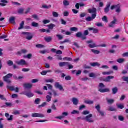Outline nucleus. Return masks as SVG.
<instances>
[{
    "instance_id": "nucleus-1",
    "label": "nucleus",
    "mask_w": 128,
    "mask_h": 128,
    "mask_svg": "<svg viewBox=\"0 0 128 128\" xmlns=\"http://www.w3.org/2000/svg\"><path fill=\"white\" fill-rule=\"evenodd\" d=\"M96 9L94 8H93L92 9H88V12L89 14H92V17L88 16L87 18H86V20L88 22H92V20H94L96 18Z\"/></svg>"
},
{
    "instance_id": "nucleus-2",
    "label": "nucleus",
    "mask_w": 128,
    "mask_h": 128,
    "mask_svg": "<svg viewBox=\"0 0 128 128\" xmlns=\"http://www.w3.org/2000/svg\"><path fill=\"white\" fill-rule=\"evenodd\" d=\"M12 76H14V75L12 74H8L6 76L4 77V82L8 84H12V80H10V78H12Z\"/></svg>"
},
{
    "instance_id": "nucleus-3",
    "label": "nucleus",
    "mask_w": 128,
    "mask_h": 128,
    "mask_svg": "<svg viewBox=\"0 0 128 128\" xmlns=\"http://www.w3.org/2000/svg\"><path fill=\"white\" fill-rule=\"evenodd\" d=\"M22 34L26 36V40H32V38H34V35H32V34L30 32H22Z\"/></svg>"
},
{
    "instance_id": "nucleus-4",
    "label": "nucleus",
    "mask_w": 128,
    "mask_h": 128,
    "mask_svg": "<svg viewBox=\"0 0 128 128\" xmlns=\"http://www.w3.org/2000/svg\"><path fill=\"white\" fill-rule=\"evenodd\" d=\"M92 114H90L89 115L86 116V118H83L82 120H84L92 124L93 122H94V121L92 119Z\"/></svg>"
},
{
    "instance_id": "nucleus-5",
    "label": "nucleus",
    "mask_w": 128,
    "mask_h": 128,
    "mask_svg": "<svg viewBox=\"0 0 128 128\" xmlns=\"http://www.w3.org/2000/svg\"><path fill=\"white\" fill-rule=\"evenodd\" d=\"M76 38H82V40H86V36H84V34L82 32H78L76 34Z\"/></svg>"
},
{
    "instance_id": "nucleus-6",
    "label": "nucleus",
    "mask_w": 128,
    "mask_h": 128,
    "mask_svg": "<svg viewBox=\"0 0 128 128\" xmlns=\"http://www.w3.org/2000/svg\"><path fill=\"white\" fill-rule=\"evenodd\" d=\"M23 94L24 96H26L28 98H33V96H34V94L32 92V91L28 90L26 92H25L23 93Z\"/></svg>"
},
{
    "instance_id": "nucleus-7",
    "label": "nucleus",
    "mask_w": 128,
    "mask_h": 128,
    "mask_svg": "<svg viewBox=\"0 0 128 128\" xmlns=\"http://www.w3.org/2000/svg\"><path fill=\"white\" fill-rule=\"evenodd\" d=\"M116 8V12L120 14V4L111 6L110 10H114Z\"/></svg>"
},
{
    "instance_id": "nucleus-8",
    "label": "nucleus",
    "mask_w": 128,
    "mask_h": 128,
    "mask_svg": "<svg viewBox=\"0 0 128 128\" xmlns=\"http://www.w3.org/2000/svg\"><path fill=\"white\" fill-rule=\"evenodd\" d=\"M96 108L98 110V114H100V116H105L104 112L100 110V104L97 105L96 106Z\"/></svg>"
},
{
    "instance_id": "nucleus-9",
    "label": "nucleus",
    "mask_w": 128,
    "mask_h": 128,
    "mask_svg": "<svg viewBox=\"0 0 128 128\" xmlns=\"http://www.w3.org/2000/svg\"><path fill=\"white\" fill-rule=\"evenodd\" d=\"M32 118H44V115L42 114L34 113L32 115Z\"/></svg>"
},
{
    "instance_id": "nucleus-10",
    "label": "nucleus",
    "mask_w": 128,
    "mask_h": 128,
    "mask_svg": "<svg viewBox=\"0 0 128 128\" xmlns=\"http://www.w3.org/2000/svg\"><path fill=\"white\" fill-rule=\"evenodd\" d=\"M54 87L56 88H58V90H60V91L63 90V92H64V87H62V86L60 85L58 82H56L55 83Z\"/></svg>"
},
{
    "instance_id": "nucleus-11",
    "label": "nucleus",
    "mask_w": 128,
    "mask_h": 128,
    "mask_svg": "<svg viewBox=\"0 0 128 128\" xmlns=\"http://www.w3.org/2000/svg\"><path fill=\"white\" fill-rule=\"evenodd\" d=\"M16 64H18V66H26V64H28L24 60H21L20 61L16 62Z\"/></svg>"
},
{
    "instance_id": "nucleus-12",
    "label": "nucleus",
    "mask_w": 128,
    "mask_h": 128,
    "mask_svg": "<svg viewBox=\"0 0 128 128\" xmlns=\"http://www.w3.org/2000/svg\"><path fill=\"white\" fill-rule=\"evenodd\" d=\"M114 76H108L106 78L103 79V82H110V80H114Z\"/></svg>"
},
{
    "instance_id": "nucleus-13",
    "label": "nucleus",
    "mask_w": 128,
    "mask_h": 128,
    "mask_svg": "<svg viewBox=\"0 0 128 128\" xmlns=\"http://www.w3.org/2000/svg\"><path fill=\"white\" fill-rule=\"evenodd\" d=\"M110 6H112V3L109 2L107 5L106 8L104 10V12L106 14H108L110 12Z\"/></svg>"
},
{
    "instance_id": "nucleus-14",
    "label": "nucleus",
    "mask_w": 128,
    "mask_h": 128,
    "mask_svg": "<svg viewBox=\"0 0 128 128\" xmlns=\"http://www.w3.org/2000/svg\"><path fill=\"white\" fill-rule=\"evenodd\" d=\"M98 92H100L102 94H104V92H110V88H104V89L99 88Z\"/></svg>"
},
{
    "instance_id": "nucleus-15",
    "label": "nucleus",
    "mask_w": 128,
    "mask_h": 128,
    "mask_svg": "<svg viewBox=\"0 0 128 128\" xmlns=\"http://www.w3.org/2000/svg\"><path fill=\"white\" fill-rule=\"evenodd\" d=\"M89 32H93V34H98V30L97 28H88Z\"/></svg>"
},
{
    "instance_id": "nucleus-16",
    "label": "nucleus",
    "mask_w": 128,
    "mask_h": 128,
    "mask_svg": "<svg viewBox=\"0 0 128 128\" xmlns=\"http://www.w3.org/2000/svg\"><path fill=\"white\" fill-rule=\"evenodd\" d=\"M72 102L74 106H78V102H80V100H78V98H72Z\"/></svg>"
},
{
    "instance_id": "nucleus-17",
    "label": "nucleus",
    "mask_w": 128,
    "mask_h": 128,
    "mask_svg": "<svg viewBox=\"0 0 128 128\" xmlns=\"http://www.w3.org/2000/svg\"><path fill=\"white\" fill-rule=\"evenodd\" d=\"M10 24H16V17L12 16L9 19Z\"/></svg>"
},
{
    "instance_id": "nucleus-18",
    "label": "nucleus",
    "mask_w": 128,
    "mask_h": 128,
    "mask_svg": "<svg viewBox=\"0 0 128 128\" xmlns=\"http://www.w3.org/2000/svg\"><path fill=\"white\" fill-rule=\"evenodd\" d=\"M23 86L25 88H32V84H23Z\"/></svg>"
},
{
    "instance_id": "nucleus-19",
    "label": "nucleus",
    "mask_w": 128,
    "mask_h": 128,
    "mask_svg": "<svg viewBox=\"0 0 128 128\" xmlns=\"http://www.w3.org/2000/svg\"><path fill=\"white\" fill-rule=\"evenodd\" d=\"M68 64V62H60L59 63V66L60 68H62L64 66H66Z\"/></svg>"
},
{
    "instance_id": "nucleus-20",
    "label": "nucleus",
    "mask_w": 128,
    "mask_h": 128,
    "mask_svg": "<svg viewBox=\"0 0 128 128\" xmlns=\"http://www.w3.org/2000/svg\"><path fill=\"white\" fill-rule=\"evenodd\" d=\"M24 28V21L22 22V23L20 24V26L18 28V30H20Z\"/></svg>"
},
{
    "instance_id": "nucleus-21",
    "label": "nucleus",
    "mask_w": 128,
    "mask_h": 128,
    "mask_svg": "<svg viewBox=\"0 0 128 128\" xmlns=\"http://www.w3.org/2000/svg\"><path fill=\"white\" fill-rule=\"evenodd\" d=\"M48 28L50 30H52L54 28H56V25L54 24H51L50 25L47 26Z\"/></svg>"
},
{
    "instance_id": "nucleus-22",
    "label": "nucleus",
    "mask_w": 128,
    "mask_h": 128,
    "mask_svg": "<svg viewBox=\"0 0 128 128\" xmlns=\"http://www.w3.org/2000/svg\"><path fill=\"white\" fill-rule=\"evenodd\" d=\"M6 88L8 90H9L11 92H14V90H16L14 89V86H6Z\"/></svg>"
},
{
    "instance_id": "nucleus-23",
    "label": "nucleus",
    "mask_w": 128,
    "mask_h": 128,
    "mask_svg": "<svg viewBox=\"0 0 128 128\" xmlns=\"http://www.w3.org/2000/svg\"><path fill=\"white\" fill-rule=\"evenodd\" d=\"M44 40L46 42H50L52 40V38L51 36H48L44 38Z\"/></svg>"
},
{
    "instance_id": "nucleus-24",
    "label": "nucleus",
    "mask_w": 128,
    "mask_h": 128,
    "mask_svg": "<svg viewBox=\"0 0 128 128\" xmlns=\"http://www.w3.org/2000/svg\"><path fill=\"white\" fill-rule=\"evenodd\" d=\"M84 104H94V101H92V100H86L84 101Z\"/></svg>"
},
{
    "instance_id": "nucleus-25",
    "label": "nucleus",
    "mask_w": 128,
    "mask_h": 128,
    "mask_svg": "<svg viewBox=\"0 0 128 128\" xmlns=\"http://www.w3.org/2000/svg\"><path fill=\"white\" fill-rule=\"evenodd\" d=\"M112 74H114L112 71H110L109 72H103L102 74L103 76H110Z\"/></svg>"
},
{
    "instance_id": "nucleus-26",
    "label": "nucleus",
    "mask_w": 128,
    "mask_h": 128,
    "mask_svg": "<svg viewBox=\"0 0 128 128\" xmlns=\"http://www.w3.org/2000/svg\"><path fill=\"white\" fill-rule=\"evenodd\" d=\"M91 66H93L94 68L96 66H98L100 67V64L98 62H93L90 64Z\"/></svg>"
},
{
    "instance_id": "nucleus-27",
    "label": "nucleus",
    "mask_w": 128,
    "mask_h": 128,
    "mask_svg": "<svg viewBox=\"0 0 128 128\" xmlns=\"http://www.w3.org/2000/svg\"><path fill=\"white\" fill-rule=\"evenodd\" d=\"M116 18H114V20L112 21L111 22V24L109 25L110 28H113L114 25L116 24Z\"/></svg>"
},
{
    "instance_id": "nucleus-28",
    "label": "nucleus",
    "mask_w": 128,
    "mask_h": 128,
    "mask_svg": "<svg viewBox=\"0 0 128 128\" xmlns=\"http://www.w3.org/2000/svg\"><path fill=\"white\" fill-rule=\"evenodd\" d=\"M112 94H117L118 92V88L116 87L112 89Z\"/></svg>"
},
{
    "instance_id": "nucleus-29",
    "label": "nucleus",
    "mask_w": 128,
    "mask_h": 128,
    "mask_svg": "<svg viewBox=\"0 0 128 128\" xmlns=\"http://www.w3.org/2000/svg\"><path fill=\"white\" fill-rule=\"evenodd\" d=\"M63 4L65 6H70V2L68 0H64L63 2Z\"/></svg>"
},
{
    "instance_id": "nucleus-30",
    "label": "nucleus",
    "mask_w": 128,
    "mask_h": 128,
    "mask_svg": "<svg viewBox=\"0 0 128 128\" xmlns=\"http://www.w3.org/2000/svg\"><path fill=\"white\" fill-rule=\"evenodd\" d=\"M88 48H98V46L96 44H89Z\"/></svg>"
},
{
    "instance_id": "nucleus-31",
    "label": "nucleus",
    "mask_w": 128,
    "mask_h": 128,
    "mask_svg": "<svg viewBox=\"0 0 128 128\" xmlns=\"http://www.w3.org/2000/svg\"><path fill=\"white\" fill-rule=\"evenodd\" d=\"M7 64L8 66H14V62L10 60H8L7 62Z\"/></svg>"
},
{
    "instance_id": "nucleus-32",
    "label": "nucleus",
    "mask_w": 128,
    "mask_h": 128,
    "mask_svg": "<svg viewBox=\"0 0 128 128\" xmlns=\"http://www.w3.org/2000/svg\"><path fill=\"white\" fill-rule=\"evenodd\" d=\"M107 102L109 104H112L114 102V99H108L107 100Z\"/></svg>"
},
{
    "instance_id": "nucleus-33",
    "label": "nucleus",
    "mask_w": 128,
    "mask_h": 128,
    "mask_svg": "<svg viewBox=\"0 0 128 128\" xmlns=\"http://www.w3.org/2000/svg\"><path fill=\"white\" fill-rule=\"evenodd\" d=\"M108 112H116V108L112 106H110L108 109Z\"/></svg>"
},
{
    "instance_id": "nucleus-34",
    "label": "nucleus",
    "mask_w": 128,
    "mask_h": 128,
    "mask_svg": "<svg viewBox=\"0 0 128 128\" xmlns=\"http://www.w3.org/2000/svg\"><path fill=\"white\" fill-rule=\"evenodd\" d=\"M48 72H52V71L51 70L42 71L41 72V74L42 76H46V74H48Z\"/></svg>"
},
{
    "instance_id": "nucleus-35",
    "label": "nucleus",
    "mask_w": 128,
    "mask_h": 128,
    "mask_svg": "<svg viewBox=\"0 0 128 128\" xmlns=\"http://www.w3.org/2000/svg\"><path fill=\"white\" fill-rule=\"evenodd\" d=\"M36 48H44L46 46L42 44H38L36 45Z\"/></svg>"
},
{
    "instance_id": "nucleus-36",
    "label": "nucleus",
    "mask_w": 128,
    "mask_h": 128,
    "mask_svg": "<svg viewBox=\"0 0 128 128\" xmlns=\"http://www.w3.org/2000/svg\"><path fill=\"white\" fill-rule=\"evenodd\" d=\"M32 26H33V28H38V23L32 22Z\"/></svg>"
},
{
    "instance_id": "nucleus-37",
    "label": "nucleus",
    "mask_w": 128,
    "mask_h": 128,
    "mask_svg": "<svg viewBox=\"0 0 128 128\" xmlns=\"http://www.w3.org/2000/svg\"><path fill=\"white\" fill-rule=\"evenodd\" d=\"M35 104H40V98H36L34 101Z\"/></svg>"
},
{
    "instance_id": "nucleus-38",
    "label": "nucleus",
    "mask_w": 128,
    "mask_h": 128,
    "mask_svg": "<svg viewBox=\"0 0 128 128\" xmlns=\"http://www.w3.org/2000/svg\"><path fill=\"white\" fill-rule=\"evenodd\" d=\"M92 52L93 54H100V52L94 50H92Z\"/></svg>"
},
{
    "instance_id": "nucleus-39",
    "label": "nucleus",
    "mask_w": 128,
    "mask_h": 128,
    "mask_svg": "<svg viewBox=\"0 0 128 128\" xmlns=\"http://www.w3.org/2000/svg\"><path fill=\"white\" fill-rule=\"evenodd\" d=\"M24 12V9L20 8L18 10V14H23Z\"/></svg>"
},
{
    "instance_id": "nucleus-40",
    "label": "nucleus",
    "mask_w": 128,
    "mask_h": 128,
    "mask_svg": "<svg viewBox=\"0 0 128 128\" xmlns=\"http://www.w3.org/2000/svg\"><path fill=\"white\" fill-rule=\"evenodd\" d=\"M116 106L118 108H120V110H124V105H122V104H116Z\"/></svg>"
},
{
    "instance_id": "nucleus-41",
    "label": "nucleus",
    "mask_w": 128,
    "mask_h": 128,
    "mask_svg": "<svg viewBox=\"0 0 128 128\" xmlns=\"http://www.w3.org/2000/svg\"><path fill=\"white\" fill-rule=\"evenodd\" d=\"M118 62V64H122L123 62H124V58H119L117 60Z\"/></svg>"
},
{
    "instance_id": "nucleus-42",
    "label": "nucleus",
    "mask_w": 128,
    "mask_h": 128,
    "mask_svg": "<svg viewBox=\"0 0 128 128\" xmlns=\"http://www.w3.org/2000/svg\"><path fill=\"white\" fill-rule=\"evenodd\" d=\"M46 102H52V97H50V96H46Z\"/></svg>"
},
{
    "instance_id": "nucleus-43",
    "label": "nucleus",
    "mask_w": 128,
    "mask_h": 128,
    "mask_svg": "<svg viewBox=\"0 0 128 128\" xmlns=\"http://www.w3.org/2000/svg\"><path fill=\"white\" fill-rule=\"evenodd\" d=\"M99 88H106V86L104 85V84H102V83H100L99 84Z\"/></svg>"
},
{
    "instance_id": "nucleus-44",
    "label": "nucleus",
    "mask_w": 128,
    "mask_h": 128,
    "mask_svg": "<svg viewBox=\"0 0 128 128\" xmlns=\"http://www.w3.org/2000/svg\"><path fill=\"white\" fill-rule=\"evenodd\" d=\"M52 16L54 18H58L60 14L58 12H52Z\"/></svg>"
},
{
    "instance_id": "nucleus-45",
    "label": "nucleus",
    "mask_w": 128,
    "mask_h": 128,
    "mask_svg": "<svg viewBox=\"0 0 128 128\" xmlns=\"http://www.w3.org/2000/svg\"><path fill=\"white\" fill-rule=\"evenodd\" d=\"M0 100L6 102V98L4 97V96L0 94Z\"/></svg>"
},
{
    "instance_id": "nucleus-46",
    "label": "nucleus",
    "mask_w": 128,
    "mask_h": 128,
    "mask_svg": "<svg viewBox=\"0 0 128 128\" xmlns=\"http://www.w3.org/2000/svg\"><path fill=\"white\" fill-rule=\"evenodd\" d=\"M118 120H120V122H124V118L122 116H118Z\"/></svg>"
},
{
    "instance_id": "nucleus-47",
    "label": "nucleus",
    "mask_w": 128,
    "mask_h": 128,
    "mask_svg": "<svg viewBox=\"0 0 128 128\" xmlns=\"http://www.w3.org/2000/svg\"><path fill=\"white\" fill-rule=\"evenodd\" d=\"M71 114H80V112L76 110H74L71 112Z\"/></svg>"
},
{
    "instance_id": "nucleus-48",
    "label": "nucleus",
    "mask_w": 128,
    "mask_h": 128,
    "mask_svg": "<svg viewBox=\"0 0 128 128\" xmlns=\"http://www.w3.org/2000/svg\"><path fill=\"white\" fill-rule=\"evenodd\" d=\"M78 29L76 27L71 28H70L71 32H78Z\"/></svg>"
},
{
    "instance_id": "nucleus-49",
    "label": "nucleus",
    "mask_w": 128,
    "mask_h": 128,
    "mask_svg": "<svg viewBox=\"0 0 128 128\" xmlns=\"http://www.w3.org/2000/svg\"><path fill=\"white\" fill-rule=\"evenodd\" d=\"M42 8H46V10H48V8H52V6H48L46 5H42Z\"/></svg>"
},
{
    "instance_id": "nucleus-50",
    "label": "nucleus",
    "mask_w": 128,
    "mask_h": 128,
    "mask_svg": "<svg viewBox=\"0 0 128 128\" xmlns=\"http://www.w3.org/2000/svg\"><path fill=\"white\" fill-rule=\"evenodd\" d=\"M46 106V102H44L42 104L38 106V108H44Z\"/></svg>"
},
{
    "instance_id": "nucleus-51",
    "label": "nucleus",
    "mask_w": 128,
    "mask_h": 128,
    "mask_svg": "<svg viewBox=\"0 0 128 128\" xmlns=\"http://www.w3.org/2000/svg\"><path fill=\"white\" fill-rule=\"evenodd\" d=\"M55 56H56L57 60H62V56L56 55Z\"/></svg>"
},
{
    "instance_id": "nucleus-52",
    "label": "nucleus",
    "mask_w": 128,
    "mask_h": 128,
    "mask_svg": "<svg viewBox=\"0 0 128 128\" xmlns=\"http://www.w3.org/2000/svg\"><path fill=\"white\" fill-rule=\"evenodd\" d=\"M12 4L14 6H22V4L18 2H12Z\"/></svg>"
},
{
    "instance_id": "nucleus-53",
    "label": "nucleus",
    "mask_w": 128,
    "mask_h": 128,
    "mask_svg": "<svg viewBox=\"0 0 128 128\" xmlns=\"http://www.w3.org/2000/svg\"><path fill=\"white\" fill-rule=\"evenodd\" d=\"M86 105H81L80 107H79V110H84V108H86Z\"/></svg>"
},
{
    "instance_id": "nucleus-54",
    "label": "nucleus",
    "mask_w": 128,
    "mask_h": 128,
    "mask_svg": "<svg viewBox=\"0 0 128 128\" xmlns=\"http://www.w3.org/2000/svg\"><path fill=\"white\" fill-rule=\"evenodd\" d=\"M84 116H88V114H90V112L88 110L84 111L82 113Z\"/></svg>"
},
{
    "instance_id": "nucleus-55",
    "label": "nucleus",
    "mask_w": 128,
    "mask_h": 128,
    "mask_svg": "<svg viewBox=\"0 0 128 128\" xmlns=\"http://www.w3.org/2000/svg\"><path fill=\"white\" fill-rule=\"evenodd\" d=\"M50 20H45L43 21L44 24H50Z\"/></svg>"
},
{
    "instance_id": "nucleus-56",
    "label": "nucleus",
    "mask_w": 128,
    "mask_h": 128,
    "mask_svg": "<svg viewBox=\"0 0 128 128\" xmlns=\"http://www.w3.org/2000/svg\"><path fill=\"white\" fill-rule=\"evenodd\" d=\"M88 34H90V32H88V30H86L84 32L83 35L84 36H88Z\"/></svg>"
},
{
    "instance_id": "nucleus-57",
    "label": "nucleus",
    "mask_w": 128,
    "mask_h": 128,
    "mask_svg": "<svg viewBox=\"0 0 128 128\" xmlns=\"http://www.w3.org/2000/svg\"><path fill=\"white\" fill-rule=\"evenodd\" d=\"M45 82H51V84H52L54 80V79H50V80H46Z\"/></svg>"
},
{
    "instance_id": "nucleus-58",
    "label": "nucleus",
    "mask_w": 128,
    "mask_h": 128,
    "mask_svg": "<svg viewBox=\"0 0 128 128\" xmlns=\"http://www.w3.org/2000/svg\"><path fill=\"white\" fill-rule=\"evenodd\" d=\"M89 76H90V78H96V74H94V73L90 74H89Z\"/></svg>"
},
{
    "instance_id": "nucleus-59",
    "label": "nucleus",
    "mask_w": 128,
    "mask_h": 128,
    "mask_svg": "<svg viewBox=\"0 0 128 128\" xmlns=\"http://www.w3.org/2000/svg\"><path fill=\"white\" fill-rule=\"evenodd\" d=\"M102 21L104 22H108V17H106V16H104L102 18Z\"/></svg>"
},
{
    "instance_id": "nucleus-60",
    "label": "nucleus",
    "mask_w": 128,
    "mask_h": 128,
    "mask_svg": "<svg viewBox=\"0 0 128 128\" xmlns=\"http://www.w3.org/2000/svg\"><path fill=\"white\" fill-rule=\"evenodd\" d=\"M6 106L12 108V103L6 102Z\"/></svg>"
},
{
    "instance_id": "nucleus-61",
    "label": "nucleus",
    "mask_w": 128,
    "mask_h": 128,
    "mask_svg": "<svg viewBox=\"0 0 128 128\" xmlns=\"http://www.w3.org/2000/svg\"><path fill=\"white\" fill-rule=\"evenodd\" d=\"M4 120V118H0V128H4V124H2V121Z\"/></svg>"
},
{
    "instance_id": "nucleus-62",
    "label": "nucleus",
    "mask_w": 128,
    "mask_h": 128,
    "mask_svg": "<svg viewBox=\"0 0 128 128\" xmlns=\"http://www.w3.org/2000/svg\"><path fill=\"white\" fill-rule=\"evenodd\" d=\"M65 80H72V77H70V76H66L65 78Z\"/></svg>"
},
{
    "instance_id": "nucleus-63",
    "label": "nucleus",
    "mask_w": 128,
    "mask_h": 128,
    "mask_svg": "<svg viewBox=\"0 0 128 128\" xmlns=\"http://www.w3.org/2000/svg\"><path fill=\"white\" fill-rule=\"evenodd\" d=\"M61 24L64 26H66V22L64 19L61 20Z\"/></svg>"
},
{
    "instance_id": "nucleus-64",
    "label": "nucleus",
    "mask_w": 128,
    "mask_h": 128,
    "mask_svg": "<svg viewBox=\"0 0 128 128\" xmlns=\"http://www.w3.org/2000/svg\"><path fill=\"white\" fill-rule=\"evenodd\" d=\"M122 78L124 82H128V77L124 76Z\"/></svg>"
}]
</instances>
